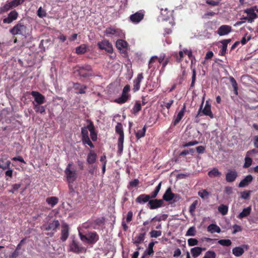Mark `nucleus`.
Instances as JSON below:
<instances>
[{
	"label": "nucleus",
	"mask_w": 258,
	"mask_h": 258,
	"mask_svg": "<svg viewBox=\"0 0 258 258\" xmlns=\"http://www.w3.org/2000/svg\"><path fill=\"white\" fill-rule=\"evenodd\" d=\"M10 32L13 35H20L26 37L29 35V30L23 22L19 21L10 30Z\"/></svg>",
	"instance_id": "f257e3e1"
},
{
	"label": "nucleus",
	"mask_w": 258,
	"mask_h": 258,
	"mask_svg": "<svg viewBox=\"0 0 258 258\" xmlns=\"http://www.w3.org/2000/svg\"><path fill=\"white\" fill-rule=\"evenodd\" d=\"M79 235L80 239L83 242L88 244L95 243L99 238V235L95 231L89 232L87 234H83L82 232L79 231Z\"/></svg>",
	"instance_id": "f03ea898"
},
{
	"label": "nucleus",
	"mask_w": 258,
	"mask_h": 258,
	"mask_svg": "<svg viewBox=\"0 0 258 258\" xmlns=\"http://www.w3.org/2000/svg\"><path fill=\"white\" fill-rule=\"evenodd\" d=\"M115 130L116 133L119 135L117 142V153L119 155H121L123 151L124 142V132L122 124L120 122H117L115 126Z\"/></svg>",
	"instance_id": "7ed1b4c3"
},
{
	"label": "nucleus",
	"mask_w": 258,
	"mask_h": 258,
	"mask_svg": "<svg viewBox=\"0 0 258 258\" xmlns=\"http://www.w3.org/2000/svg\"><path fill=\"white\" fill-rule=\"evenodd\" d=\"M76 71L79 76L84 78L94 76L91 66L88 64L78 65L76 67Z\"/></svg>",
	"instance_id": "20e7f679"
},
{
	"label": "nucleus",
	"mask_w": 258,
	"mask_h": 258,
	"mask_svg": "<svg viewBox=\"0 0 258 258\" xmlns=\"http://www.w3.org/2000/svg\"><path fill=\"white\" fill-rule=\"evenodd\" d=\"M204 101L202 102V104L200 106V109L198 112L197 117L201 116L203 115L209 116L211 118H214V114L211 111V105L210 104L208 101L206 102L205 106L204 109L202 110Z\"/></svg>",
	"instance_id": "39448f33"
},
{
	"label": "nucleus",
	"mask_w": 258,
	"mask_h": 258,
	"mask_svg": "<svg viewBox=\"0 0 258 258\" xmlns=\"http://www.w3.org/2000/svg\"><path fill=\"white\" fill-rule=\"evenodd\" d=\"M72 164L69 163L64 170L67 180L68 183H73L77 178V174L76 170H72Z\"/></svg>",
	"instance_id": "423d86ee"
},
{
	"label": "nucleus",
	"mask_w": 258,
	"mask_h": 258,
	"mask_svg": "<svg viewBox=\"0 0 258 258\" xmlns=\"http://www.w3.org/2000/svg\"><path fill=\"white\" fill-rule=\"evenodd\" d=\"M70 251L76 253H79L85 250V248L80 244L77 240L73 239L69 245Z\"/></svg>",
	"instance_id": "0eeeda50"
},
{
	"label": "nucleus",
	"mask_w": 258,
	"mask_h": 258,
	"mask_svg": "<svg viewBox=\"0 0 258 258\" xmlns=\"http://www.w3.org/2000/svg\"><path fill=\"white\" fill-rule=\"evenodd\" d=\"M98 47L101 50H105L108 53L113 52V47L112 44L108 40L104 39L97 43Z\"/></svg>",
	"instance_id": "6e6552de"
},
{
	"label": "nucleus",
	"mask_w": 258,
	"mask_h": 258,
	"mask_svg": "<svg viewBox=\"0 0 258 258\" xmlns=\"http://www.w3.org/2000/svg\"><path fill=\"white\" fill-rule=\"evenodd\" d=\"M31 94L34 98V102L36 104H42L45 102V97L40 93L33 91L31 92Z\"/></svg>",
	"instance_id": "1a4fd4ad"
},
{
	"label": "nucleus",
	"mask_w": 258,
	"mask_h": 258,
	"mask_svg": "<svg viewBox=\"0 0 258 258\" xmlns=\"http://www.w3.org/2000/svg\"><path fill=\"white\" fill-rule=\"evenodd\" d=\"M70 228L69 225L66 223H63L61 225L60 239L62 241H66L69 236Z\"/></svg>",
	"instance_id": "9d476101"
},
{
	"label": "nucleus",
	"mask_w": 258,
	"mask_h": 258,
	"mask_svg": "<svg viewBox=\"0 0 258 258\" xmlns=\"http://www.w3.org/2000/svg\"><path fill=\"white\" fill-rule=\"evenodd\" d=\"M237 176L238 173L235 170H229L226 174L225 179L228 182H232L236 180Z\"/></svg>",
	"instance_id": "9b49d317"
},
{
	"label": "nucleus",
	"mask_w": 258,
	"mask_h": 258,
	"mask_svg": "<svg viewBox=\"0 0 258 258\" xmlns=\"http://www.w3.org/2000/svg\"><path fill=\"white\" fill-rule=\"evenodd\" d=\"M104 33L106 36H108L109 35H112L117 37H121L122 34L120 29L112 27L107 28L105 30Z\"/></svg>",
	"instance_id": "f8f14e48"
},
{
	"label": "nucleus",
	"mask_w": 258,
	"mask_h": 258,
	"mask_svg": "<svg viewBox=\"0 0 258 258\" xmlns=\"http://www.w3.org/2000/svg\"><path fill=\"white\" fill-rule=\"evenodd\" d=\"M143 78V74L142 73H141L138 74L137 78L134 80V86L133 90L134 92H136L140 90L141 83Z\"/></svg>",
	"instance_id": "ddd939ff"
},
{
	"label": "nucleus",
	"mask_w": 258,
	"mask_h": 258,
	"mask_svg": "<svg viewBox=\"0 0 258 258\" xmlns=\"http://www.w3.org/2000/svg\"><path fill=\"white\" fill-rule=\"evenodd\" d=\"M60 226V223L58 220H54L49 222L47 225H46L44 229L46 231L52 230L54 232L56 231L57 229Z\"/></svg>",
	"instance_id": "4468645a"
},
{
	"label": "nucleus",
	"mask_w": 258,
	"mask_h": 258,
	"mask_svg": "<svg viewBox=\"0 0 258 258\" xmlns=\"http://www.w3.org/2000/svg\"><path fill=\"white\" fill-rule=\"evenodd\" d=\"M144 15L143 13L138 12L130 16V21L133 23H138L144 18Z\"/></svg>",
	"instance_id": "2eb2a0df"
},
{
	"label": "nucleus",
	"mask_w": 258,
	"mask_h": 258,
	"mask_svg": "<svg viewBox=\"0 0 258 258\" xmlns=\"http://www.w3.org/2000/svg\"><path fill=\"white\" fill-rule=\"evenodd\" d=\"M232 30L231 26L227 25L221 26L217 30V33L220 36H224L229 33Z\"/></svg>",
	"instance_id": "dca6fc26"
},
{
	"label": "nucleus",
	"mask_w": 258,
	"mask_h": 258,
	"mask_svg": "<svg viewBox=\"0 0 258 258\" xmlns=\"http://www.w3.org/2000/svg\"><path fill=\"white\" fill-rule=\"evenodd\" d=\"M163 202L162 200H151L148 202L150 209H155L160 208L163 206Z\"/></svg>",
	"instance_id": "f3484780"
},
{
	"label": "nucleus",
	"mask_w": 258,
	"mask_h": 258,
	"mask_svg": "<svg viewBox=\"0 0 258 258\" xmlns=\"http://www.w3.org/2000/svg\"><path fill=\"white\" fill-rule=\"evenodd\" d=\"M18 14L16 10L11 11L8 15L7 18L3 19L4 23L10 24L17 19Z\"/></svg>",
	"instance_id": "a211bd4d"
},
{
	"label": "nucleus",
	"mask_w": 258,
	"mask_h": 258,
	"mask_svg": "<svg viewBox=\"0 0 258 258\" xmlns=\"http://www.w3.org/2000/svg\"><path fill=\"white\" fill-rule=\"evenodd\" d=\"M87 121L89 123L88 124V128L90 132V136L93 141H96L97 139V135L95 131V127L93 123L90 120H87Z\"/></svg>",
	"instance_id": "6ab92c4d"
},
{
	"label": "nucleus",
	"mask_w": 258,
	"mask_h": 258,
	"mask_svg": "<svg viewBox=\"0 0 258 258\" xmlns=\"http://www.w3.org/2000/svg\"><path fill=\"white\" fill-rule=\"evenodd\" d=\"M244 247L247 249V245L243 244L241 246H237L233 248L232 253L236 256H240L244 252Z\"/></svg>",
	"instance_id": "aec40b11"
},
{
	"label": "nucleus",
	"mask_w": 258,
	"mask_h": 258,
	"mask_svg": "<svg viewBox=\"0 0 258 258\" xmlns=\"http://www.w3.org/2000/svg\"><path fill=\"white\" fill-rule=\"evenodd\" d=\"M175 196L176 195L173 193L171 188L169 187L166 189L165 192L163 195L162 200L169 202L172 200Z\"/></svg>",
	"instance_id": "412c9836"
},
{
	"label": "nucleus",
	"mask_w": 258,
	"mask_h": 258,
	"mask_svg": "<svg viewBox=\"0 0 258 258\" xmlns=\"http://www.w3.org/2000/svg\"><path fill=\"white\" fill-rule=\"evenodd\" d=\"M185 105L184 104L183 106V107L181 108V109L180 110V111L178 113L177 116H176L175 118L173 121V125H176L182 118V117L184 116L185 111Z\"/></svg>",
	"instance_id": "4be33fe9"
},
{
	"label": "nucleus",
	"mask_w": 258,
	"mask_h": 258,
	"mask_svg": "<svg viewBox=\"0 0 258 258\" xmlns=\"http://www.w3.org/2000/svg\"><path fill=\"white\" fill-rule=\"evenodd\" d=\"M253 177L251 175H247L244 179H243L239 183V187H244L247 186L250 183L252 182Z\"/></svg>",
	"instance_id": "5701e85b"
},
{
	"label": "nucleus",
	"mask_w": 258,
	"mask_h": 258,
	"mask_svg": "<svg viewBox=\"0 0 258 258\" xmlns=\"http://www.w3.org/2000/svg\"><path fill=\"white\" fill-rule=\"evenodd\" d=\"M87 88L86 85H82L79 83H74L73 85V88L78 91L76 92L77 94H85L86 93L85 90Z\"/></svg>",
	"instance_id": "b1692460"
},
{
	"label": "nucleus",
	"mask_w": 258,
	"mask_h": 258,
	"mask_svg": "<svg viewBox=\"0 0 258 258\" xmlns=\"http://www.w3.org/2000/svg\"><path fill=\"white\" fill-rule=\"evenodd\" d=\"M97 159V154L94 151L90 150L87 157V162L89 164H92L96 162Z\"/></svg>",
	"instance_id": "393cba45"
},
{
	"label": "nucleus",
	"mask_w": 258,
	"mask_h": 258,
	"mask_svg": "<svg viewBox=\"0 0 258 258\" xmlns=\"http://www.w3.org/2000/svg\"><path fill=\"white\" fill-rule=\"evenodd\" d=\"M150 199L149 195L141 194L136 198V202L140 204H144L147 202H149Z\"/></svg>",
	"instance_id": "a878e982"
},
{
	"label": "nucleus",
	"mask_w": 258,
	"mask_h": 258,
	"mask_svg": "<svg viewBox=\"0 0 258 258\" xmlns=\"http://www.w3.org/2000/svg\"><path fill=\"white\" fill-rule=\"evenodd\" d=\"M245 12L247 13L248 17H245L244 19L245 20H247L250 22H252L257 17L256 14L254 12L253 10L252 9H247Z\"/></svg>",
	"instance_id": "bb28decb"
},
{
	"label": "nucleus",
	"mask_w": 258,
	"mask_h": 258,
	"mask_svg": "<svg viewBox=\"0 0 258 258\" xmlns=\"http://www.w3.org/2000/svg\"><path fill=\"white\" fill-rule=\"evenodd\" d=\"M145 238V233H140L139 235L136 236L133 239V243L136 245L138 246V245L142 242H143Z\"/></svg>",
	"instance_id": "cd10ccee"
},
{
	"label": "nucleus",
	"mask_w": 258,
	"mask_h": 258,
	"mask_svg": "<svg viewBox=\"0 0 258 258\" xmlns=\"http://www.w3.org/2000/svg\"><path fill=\"white\" fill-rule=\"evenodd\" d=\"M205 250V248H202L200 247H195L191 249L190 252L192 254V256L194 258H196L201 254L203 250Z\"/></svg>",
	"instance_id": "c85d7f7f"
},
{
	"label": "nucleus",
	"mask_w": 258,
	"mask_h": 258,
	"mask_svg": "<svg viewBox=\"0 0 258 258\" xmlns=\"http://www.w3.org/2000/svg\"><path fill=\"white\" fill-rule=\"evenodd\" d=\"M33 109L36 113H39L41 114H45V107L44 106L41 105V104H36L34 102H33Z\"/></svg>",
	"instance_id": "c756f323"
},
{
	"label": "nucleus",
	"mask_w": 258,
	"mask_h": 258,
	"mask_svg": "<svg viewBox=\"0 0 258 258\" xmlns=\"http://www.w3.org/2000/svg\"><path fill=\"white\" fill-rule=\"evenodd\" d=\"M251 211V208L250 206L244 208L243 209L242 211L239 213L237 218L240 219L245 218L250 214Z\"/></svg>",
	"instance_id": "7c9ffc66"
},
{
	"label": "nucleus",
	"mask_w": 258,
	"mask_h": 258,
	"mask_svg": "<svg viewBox=\"0 0 258 258\" xmlns=\"http://www.w3.org/2000/svg\"><path fill=\"white\" fill-rule=\"evenodd\" d=\"M207 230L209 232L211 233H219L221 232L220 228L215 224H211L208 226Z\"/></svg>",
	"instance_id": "2f4dec72"
},
{
	"label": "nucleus",
	"mask_w": 258,
	"mask_h": 258,
	"mask_svg": "<svg viewBox=\"0 0 258 258\" xmlns=\"http://www.w3.org/2000/svg\"><path fill=\"white\" fill-rule=\"evenodd\" d=\"M46 202L52 208L58 203V199L56 197H50L46 199Z\"/></svg>",
	"instance_id": "473e14b6"
},
{
	"label": "nucleus",
	"mask_w": 258,
	"mask_h": 258,
	"mask_svg": "<svg viewBox=\"0 0 258 258\" xmlns=\"http://www.w3.org/2000/svg\"><path fill=\"white\" fill-rule=\"evenodd\" d=\"M208 174L210 177L214 178L220 177L222 175V173L217 168H214L212 170L208 172Z\"/></svg>",
	"instance_id": "72a5a7b5"
},
{
	"label": "nucleus",
	"mask_w": 258,
	"mask_h": 258,
	"mask_svg": "<svg viewBox=\"0 0 258 258\" xmlns=\"http://www.w3.org/2000/svg\"><path fill=\"white\" fill-rule=\"evenodd\" d=\"M88 125L86 126L83 127L81 128L82 141H83L89 139L88 133Z\"/></svg>",
	"instance_id": "f704fd0d"
},
{
	"label": "nucleus",
	"mask_w": 258,
	"mask_h": 258,
	"mask_svg": "<svg viewBox=\"0 0 258 258\" xmlns=\"http://www.w3.org/2000/svg\"><path fill=\"white\" fill-rule=\"evenodd\" d=\"M198 195L202 199H207L210 196V192L207 189H202L198 191Z\"/></svg>",
	"instance_id": "c9c22d12"
},
{
	"label": "nucleus",
	"mask_w": 258,
	"mask_h": 258,
	"mask_svg": "<svg viewBox=\"0 0 258 258\" xmlns=\"http://www.w3.org/2000/svg\"><path fill=\"white\" fill-rule=\"evenodd\" d=\"M116 46L117 49L121 50L127 47V43L122 39H118L116 42Z\"/></svg>",
	"instance_id": "e433bc0d"
},
{
	"label": "nucleus",
	"mask_w": 258,
	"mask_h": 258,
	"mask_svg": "<svg viewBox=\"0 0 258 258\" xmlns=\"http://www.w3.org/2000/svg\"><path fill=\"white\" fill-rule=\"evenodd\" d=\"M129 99L130 97L121 95L120 97L114 100V102L119 104H122L126 102Z\"/></svg>",
	"instance_id": "4c0bfd02"
},
{
	"label": "nucleus",
	"mask_w": 258,
	"mask_h": 258,
	"mask_svg": "<svg viewBox=\"0 0 258 258\" xmlns=\"http://www.w3.org/2000/svg\"><path fill=\"white\" fill-rule=\"evenodd\" d=\"M21 186L22 183H21L13 184L12 185L11 189L9 190V192L16 194Z\"/></svg>",
	"instance_id": "58836bf2"
},
{
	"label": "nucleus",
	"mask_w": 258,
	"mask_h": 258,
	"mask_svg": "<svg viewBox=\"0 0 258 258\" xmlns=\"http://www.w3.org/2000/svg\"><path fill=\"white\" fill-rule=\"evenodd\" d=\"M229 79H230V83L233 88L234 93L235 94V95H238L237 83L233 77H230Z\"/></svg>",
	"instance_id": "ea45409f"
},
{
	"label": "nucleus",
	"mask_w": 258,
	"mask_h": 258,
	"mask_svg": "<svg viewBox=\"0 0 258 258\" xmlns=\"http://www.w3.org/2000/svg\"><path fill=\"white\" fill-rule=\"evenodd\" d=\"M87 51V47L86 45H81L76 48V52L78 54H82Z\"/></svg>",
	"instance_id": "a19ab883"
},
{
	"label": "nucleus",
	"mask_w": 258,
	"mask_h": 258,
	"mask_svg": "<svg viewBox=\"0 0 258 258\" xmlns=\"http://www.w3.org/2000/svg\"><path fill=\"white\" fill-rule=\"evenodd\" d=\"M162 182H160L158 185L156 187L155 190L152 192L151 195H149V197H150V199H155L158 192H159L161 187Z\"/></svg>",
	"instance_id": "79ce46f5"
},
{
	"label": "nucleus",
	"mask_w": 258,
	"mask_h": 258,
	"mask_svg": "<svg viewBox=\"0 0 258 258\" xmlns=\"http://www.w3.org/2000/svg\"><path fill=\"white\" fill-rule=\"evenodd\" d=\"M218 211L222 215H225L227 214L228 211V207L227 206L221 204L218 207Z\"/></svg>",
	"instance_id": "37998d69"
},
{
	"label": "nucleus",
	"mask_w": 258,
	"mask_h": 258,
	"mask_svg": "<svg viewBox=\"0 0 258 258\" xmlns=\"http://www.w3.org/2000/svg\"><path fill=\"white\" fill-rule=\"evenodd\" d=\"M146 132V126L143 127L141 130H138L136 133V137L138 139H139L142 137H144L145 135V133Z\"/></svg>",
	"instance_id": "c03bdc74"
},
{
	"label": "nucleus",
	"mask_w": 258,
	"mask_h": 258,
	"mask_svg": "<svg viewBox=\"0 0 258 258\" xmlns=\"http://www.w3.org/2000/svg\"><path fill=\"white\" fill-rule=\"evenodd\" d=\"M12 8H13L10 2L7 3L3 7L0 8V14L7 12Z\"/></svg>",
	"instance_id": "a18cd8bd"
},
{
	"label": "nucleus",
	"mask_w": 258,
	"mask_h": 258,
	"mask_svg": "<svg viewBox=\"0 0 258 258\" xmlns=\"http://www.w3.org/2000/svg\"><path fill=\"white\" fill-rule=\"evenodd\" d=\"M191 69L192 70V77H191V83L190 84V87L193 88L195 86L196 80V70L195 68H192L191 66Z\"/></svg>",
	"instance_id": "49530a36"
},
{
	"label": "nucleus",
	"mask_w": 258,
	"mask_h": 258,
	"mask_svg": "<svg viewBox=\"0 0 258 258\" xmlns=\"http://www.w3.org/2000/svg\"><path fill=\"white\" fill-rule=\"evenodd\" d=\"M155 243L154 242H151L148 245V248L147 251H145V254L150 255L154 253L153 247Z\"/></svg>",
	"instance_id": "de8ad7c7"
},
{
	"label": "nucleus",
	"mask_w": 258,
	"mask_h": 258,
	"mask_svg": "<svg viewBox=\"0 0 258 258\" xmlns=\"http://www.w3.org/2000/svg\"><path fill=\"white\" fill-rule=\"evenodd\" d=\"M244 161L245 162L243 165V168H247L250 167L252 164V160L251 158L246 155V156L245 157Z\"/></svg>",
	"instance_id": "09e8293b"
},
{
	"label": "nucleus",
	"mask_w": 258,
	"mask_h": 258,
	"mask_svg": "<svg viewBox=\"0 0 258 258\" xmlns=\"http://www.w3.org/2000/svg\"><path fill=\"white\" fill-rule=\"evenodd\" d=\"M218 243L225 246H229L232 244V242L230 239H220L218 241Z\"/></svg>",
	"instance_id": "8fccbe9b"
},
{
	"label": "nucleus",
	"mask_w": 258,
	"mask_h": 258,
	"mask_svg": "<svg viewBox=\"0 0 258 258\" xmlns=\"http://www.w3.org/2000/svg\"><path fill=\"white\" fill-rule=\"evenodd\" d=\"M252 191L245 190L240 193V198L242 199L247 200L249 198L250 195Z\"/></svg>",
	"instance_id": "3c124183"
},
{
	"label": "nucleus",
	"mask_w": 258,
	"mask_h": 258,
	"mask_svg": "<svg viewBox=\"0 0 258 258\" xmlns=\"http://www.w3.org/2000/svg\"><path fill=\"white\" fill-rule=\"evenodd\" d=\"M130 91V86L128 84H127L124 87L121 95H125L130 98L131 95L129 94Z\"/></svg>",
	"instance_id": "603ef678"
},
{
	"label": "nucleus",
	"mask_w": 258,
	"mask_h": 258,
	"mask_svg": "<svg viewBox=\"0 0 258 258\" xmlns=\"http://www.w3.org/2000/svg\"><path fill=\"white\" fill-rule=\"evenodd\" d=\"M161 234H162V232H161V231H160V230L157 231V230H152L150 232V236L152 238H157L158 237L160 236L161 235Z\"/></svg>",
	"instance_id": "864d4df0"
},
{
	"label": "nucleus",
	"mask_w": 258,
	"mask_h": 258,
	"mask_svg": "<svg viewBox=\"0 0 258 258\" xmlns=\"http://www.w3.org/2000/svg\"><path fill=\"white\" fill-rule=\"evenodd\" d=\"M158 57L156 56H152L149 61L148 64V68L149 69H151L153 68V69H155V67L153 66V64L156 62V61L157 60Z\"/></svg>",
	"instance_id": "5fc2aeb1"
},
{
	"label": "nucleus",
	"mask_w": 258,
	"mask_h": 258,
	"mask_svg": "<svg viewBox=\"0 0 258 258\" xmlns=\"http://www.w3.org/2000/svg\"><path fill=\"white\" fill-rule=\"evenodd\" d=\"M216 253L212 250H208L205 253L203 258H216Z\"/></svg>",
	"instance_id": "6e6d98bb"
},
{
	"label": "nucleus",
	"mask_w": 258,
	"mask_h": 258,
	"mask_svg": "<svg viewBox=\"0 0 258 258\" xmlns=\"http://www.w3.org/2000/svg\"><path fill=\"white\" fill-rule=\"evenodd\" d=\"M141 103L139 102H137L133 108V113L134 114L137 113L141 110Z\"/></svg>",
	"instance_id": "4d7b16f0"
},
{
	"label": "nucleus",
	"mask_w": 258,
	"mask_h": 258,
	"mask_svg": "<svg viewBox=\"0 0 258 258\" xmlns=\"http://www.w3.org/2000/svg\"><path fill=\"white\" fill-rule=\"evenodd\" d=\"M196 234V228L194 227H190L186 232V236H194Z\"/></svg>",
	"instance_id": "13d9d810"
},
{
	"label": "nucleus",
	"mask_w": 258,
	"mask_h": 258,
	"mask_svg": "<svg viewBox=\"0 0 258 258\" xmlns=\"http://www.w3.org/2000/svg\"><path fill=\"white\" fill-rule=\"evenodd\" d=\"M197 204H198V201H195L189 206V212L190 213V214L191 215L194 214Z\"/></svg>",
	"instance_id": "bf43d9fd"
},
{
	"label": "nucleus",
	"mask_w": 258,
	"mask_h": 258,
	"mask_svg": "<svg viewBox=\"0 0 258 258\" xmlns=\"http://www.w3.org/2000/svg\"><path fill=\"white\" fill-rule=\"evenodd\" d=\"M13 170L12 169H8V170H7L5 172V176L6 180H9V179L12 178L13 176Z\"/></svg>",
	"instance_id": "052dcab7"
},
{
	"label": "nucleus",
	"mask_w": 258,
	"mask_h": 258,
	"mask_svg": "<svg viewBox=\"0 0 258 258\" xmlns=\"http://www.w3.org/2000/svg\"><path fill=\"white\" fill-rule=\"evenodd\" d=\"M222 44V47L221 50L220 51L219 54L222 56H225L226 53L227 45L226 44H224V43H221Z\"/></svg>",
	"instance_id": "680f3d73"
},
{
	"label": "nucleus",
	"mask_w": 258,
	"mask_h": 258,
	"mask_svg": "<svg viewBox=\"0 0 258 258\" xmlns=\"http://www.w3.org/2000/svg\"><path fill=\"white\" fill-rule=\"evenodd\" d=\"M187 242L189 246H192L197 245L198 241L195 238H189L188 239Z\"/></svg>",
	"instance_id": "e2e57ef3"
},
{
	"label": "nucleus",
	"mask_w": 258,
	"mask_h": 258,
	"mask_svg": "<svg viewBox=\"0 0 258 258\" xmlns=\"http://www.w3.org/2000/svg\"><path fill=\"white\" fill-rule=\"evenodd\" d=\"M183 51H179V56H177V54H175L176 56V59L177 62H180L183 60Z\"/></svg>",
	"instance_id": "0e129e2a"
},
{
	"label": "nucleus",
	"mask_w": 258,
	"mask_h": 258,
	"mask_svg": "<svg viewBox=\"0 0 258 258\" xmlns=\"http://www.w3.org/2000/svg\"><path fill=\"white\" fill-rule=\"evenodd\" d=\"M198 143H199V142L195 140V141L189 142L188 143H186L184 144H182L181 147L183 148H184V147H186L192 146L197 145Z\"/></svg>",
	"instance_id": "69168bd1"
},
{
	"label": "nucleus",
	"mask_w": 258,
	"mask_h": 258,
	"mask_svg": "<svg viewBox=\"0 0 258 258\" xmlns=\"http://www.w3.org/2000/svg\"><path fill=\"white\" fill-rule=\"evenodd\" d=\"M206 3L208 5H211L212 6H218L220 3L219 0L213 1V0H207L206 1Z\"/></svg>",
	"instance_id": "338daca9"
},
{
	"label": "nucleus",
	"mask_w": 258,
	"mask_h": 258,
	"mask_svg": "<svg viewBox=\"0 0 258 258\" xmlns=\"http://www.w3.org/2000/svg\"><path fill=\"white\" fill-rule=\"evenodd\" d=\"M139 183V180L138 179H135L134 180L129 182V186L131 187H137Z\"/></svg>",
	"instance_id": "774afa93"
}]
</instances>
